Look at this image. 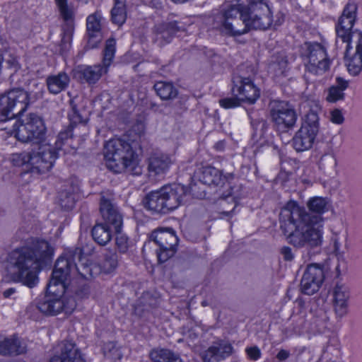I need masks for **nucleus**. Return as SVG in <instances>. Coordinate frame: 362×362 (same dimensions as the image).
Listing matches in <instances>:
<instances>
[{
	"label": "nucleus",
	"instance_id": "0e129e2a",
	"mask_svg": "<svg viewBox=\"0 0 362 362\" xmlns=\"http://www.w3.org/2000/svg\"><path fill=\"white\" fill-rule=\"evenodd\" d=\"M10 90L14 91V90H21L20 89H15V88H13V89H11Z\"/></svg>",
	"mask_w": 362,
	"mask_h": 362
},
{
	"label": "nucleus",
	"instance_id": "603ef678",
	"mask_svg": "<svg viewBox=\"0 0 362 362\" xmlns=\"http://www.w3.org/2000/svg\"><path fill=\"white\" fill-rule=\"evenodd\" d=\"M197 182H196L194 180H193L190 184V191L194 196H195L197 198L202 199L205 196L204 190L203 189L200 192L197 191Z\"/></svg>",
	"mask_w": 362,
	"mask_h": 362
},
{
	"label": "nucleus",
	"instance_id": "4be33fe9",
	"mask_svg": "<svg viewBox=\"0 0 362 362\" xmlns=\"http://www.w3.org/2000/svg\"><path fill=\"white\" fill-rule=\"evenodd\" d=\"M349 288L344 284H337L333 290V309L337 318L341 319L348 313Z\"/></svg>",
	"mask_w": 362,
	"mask_h": 362
},
{
	"label": "nucleus",
	"instance_id": "4d7b16f0",
	"mask_svg": "<svg viewBox=\"0 0 362 362\" xmlns=\"http://www.w3.org/2000/svg\"><path fill=\"white\" fill-rule=\"evenodd\" d=\"M17 293L16 289L15 288H9L3 291V296L5 298H12L15 299V295Z\"/></svg>",
	"mask_w": 362,
	"mask_h": 362
},
{
	"label": "nucleus",
	"instance_id": "9b49d317",
	"mask_svg": "<svg viewBox=\"0 0 362 362\" xmlns=\"http://www.w3.org/2000/svg\"><path fill=\"white\" fill-rule=\"evenodd\" d=\"M151 238L159 247L156 251L159 262H165L176 252L178 238L172 228L157 229L152 233Z\"/></svg>",
	"mask_w": 362,
	"mask_h": 362
},
{
	"label": "nucleus",
	"instance_id": "37998d69",
	"mask_svg": "<svg viewBox=\"0 0 362 362\" xmlns=\"http://www.w3.org/2000/svg\"><path fill=\"white\" fill-rule=\"evenodd\" d=\"M72 136L71 129L68 128L64 131H62L57 136V139L55 141V146H53L49 143V144L56 151V158H57V151L61 148L62 146L68 139Z\"/></svg>",
	"mask_w": 362,
	"mask_h": 362
},
{
	"label": "nucleus",
	"instance_id": "79ce46f5",
	"mask_svg": "<svg viewBox=\"0 0 362 362\" xmlns=\"http://www.w3.org/2000/svg\"><path fill=\"white\" fill-rule=\"evenodd\" d=\"M117 264L118 257L116 253L109 252L105 255L103 267L107 272L113 271L117 267Z\"/></svg>",
	"mask_w": 362,
	"mask_h": 362
},
{
	"label": "nucleus",
	"instance_id": "ea45409f",
	"mask_svg": "<svg viewBox=\"0 0 362 362\" xmlns=\"http://www.w3.org/2000/svg\"><path fill=\"white\" fill-rule=\"evenodd\" d=\"M59 13L64 21L69 22L74 19V10L67 4V0H55Z\"/></svg>",
	"mask_w": 362,
	"mask_h": 362
},
{
	"label": "nucleus",
	"instance_id": "2eb2a0df",
	"mask_svg": "<svg viewBox=\"0 0 362 362\" xmlns=\"http://www.w3.org/2000/svg\"><path fill=\"white\" fill-rule=\"evenodd\" d=\"M115 45L116 42L114 39L107 40L104 49L103 66H87L81 71V74L87 83H95L103 74L107 72L108 67L115 57Z\"/></svg>",
	"mask_w": 362,
	"mask_h": 362
},
{
	"label": "nucleus",
	"instance_id": "69168bd1",
	"mask_svg": "<svg viewBox=\"0 0 362 362\" xmlns=\"http://www.w3.org/2000/svg\"><path fill=\"white\" fill-rule=\"evenodd\" d=\"M202 305H203L204 306H205V305H206V303L205 301H203V302H202Z\"/></svg>",
	"mask_w": 362,
	"mask_h": 362
},
{
	"label": "nucleus",
	"instance_id": "bb28decb",
	"mask_svg": "<svg viewBox=\"0 0 362 362\" xmlns=\"http://www.w3.org/2000/svg\"><path fill=\"white\" fill-rule=\"evenodd\" d=\"M172 163L170 156L163 153H154L148 158V169L151 174L161 175L168 170Z\"/></svg>",
	"mask_w": 362,
	"mask_h": 362
},
{
	"label": "nucleus",
	"instance_id": "6e6d98bb",
	"mask_svg": "<svg viewBox=\"0 0 362 362\" xmlns=\"http://www.w3.org/2000/svg\"><path fill=\"white\" fill-rule=\"evenodd\" d=\"M281 253L283 255V258L286 261H291L293 259L292 250L289 247H283L281 250Z\"/></svg>",
	"mask_w": 362,
	"mask_h": 362
},
{
	"label": "nucleus",
	"instance_id": "6ab92c4d",
	"mask_svg": "<svg viewBox=\"0 0 362 362\" xmlns=\"http://www.w3.org/2000/svg\"><path fill=\"white\" fill-rule=\"evenodd\" d=\"M356 11L357 5L354 2H349L346 5L336 26L338 38L346 39V35L351 33L356 18Z\"/></svg>",
	"mask_w": 362,
	"mask_h": 362
},
{
	"label": "nucleus",
	"instance_id": "5fc2aeb1",
	"mask_svg": "<svg viewBox=\"0 0 362 362\" xmlns=\"http://www.w3.org/2000/svg\"><path fill=\"white\" fill-rule=\"evenodd\" d=\"M156 93L163 100L174 99L177 95V92H156Z\"/></svg>",
	"mask_w": 362,
	"mask_h": 362
},
{
	"label": "nucleus",
	"instance_id": "c03bdc74",
	"mask_svg": "<svg viewBox=\"0 0 362 362\" xmlns=\"http://www.w3.org/2000/svg\"><path fill=\"white\" fill-rule=\"evenodd\" d=\"M116 236V245L118 250L121 252H125L129 247L128 238L126 235L121 233V229L118 232H115Z\"/></svg>",
	"mask_w": 362,
	"mask_h": 362
},
{
	"label": "nucleus",
	"instance_id": "473e14b6",
	"mask_svg": "<svg viewBox=\"0 0 362 362\" xmlns=\"http://www.w3.org/2000/svg\"><path fill=\"white\" fill-rule=\"evenodd\" d=\"M113 228L103 223L95 224L91 230L94 240L100 245H105L112 238Z\"/></svg>",
	"mask_w": 362,
	"mask_h": 362
},
{
	"label": "nucleus",
	"instance_id": "f257e3e1",
	"mask_svg": "<svg viewBox=\"0 0 362 362\" xmlns=\"http://www.w3.org/2000/svg\"><path fill=\"white\" fill-rule=\"evenodd\" d=\"M308 211L295 202H289L279 214L280 228L288 243L297 249L310 250L322 243L324 218L322 214L329 209V201L315 197L307 203Z\"/></svg>",
	"mask_w": 362,
	"mask_h": 362
},
{
	"label": "nucleus",
	"instance_id": "e2e57ef3",
	"mask_svg": "<svg viewBox=\"0 0 362 362\" xmlns=\"http://www.w3.org/2000/svg\"><path fill=\"white\" fill-rule=\"evenodd\" d=\"M75 306H76V305H75L74 302H73L70 306V308L74 309L75 308Z\"/></svg>",
	"mask_w": 362,
	"mask_h": 362
},
{
	"label": "nucleus",
	"instance_id": "13d9d810",
	"mask_svg": "<svg viewBox=\"0 0 362 362\" xmlns=\"http://www.w3.org/2000/svg\"><path fill=\"white\" fill-rule=\"evenodd\" d=\"M290 356V352L285 349H281L276 355L279 362L286 360Z\"/></svg>",
	"mask_w": 362,
	"mask_h": 362
},
{
	"label": "nucleus",
	"instance_id": "338daca9",
	"mask_svg": "<svg viewBox=\"0 0 362 362\" xmlns=\"http://www.w3.org/2000/svg\"><path fill=\"white\" fill-rule=\"evenodd\" d=\"M84 1H85V2H87V1H88V0H84Z\"/></svg>",
	"mask_w": 362,
	"mask_h": 362
},
{
	"label": "nucleus",
	"instance_id": "680f3d73",
	"mask_svg": "<svg viewBox=\"0 0 362 362\" xmlns=\"http://www.w3.org/2000/svg\"><path fill=\"white\" fill-rule=\"evenodd\" d=\"M216 148L218 150H221L223 148V142L220 141L216 144Z\"/></svg>",
	"mask_w": 362,
	"mask_h": 362
},
{
	"label": "nucleus",
	"instance_id": "9d476101",
	"mask_svg": "<svg viewBox=\"0 0 362 362\" xmlns=\"http://www.w3.org/2000/svg\"><path fill=\"white\" fill-rule=\"evenodd\" d=\"M341 40L347 43L344 56L347 70L350 74L356 76L362 70V32L355 30Z\"/></svg>",
	"mask_w": 362,
	"mask_h": 362
},
{
	"label": "nucleus",
	"instance_id": "dca6fc26",
	"mask_svg": "<svg viewBox=\"0 0 362 362\" xmlns=\"http://www.w3.org/2000/svg\"><path fill=\"white\" fill-rule=\"evenodd\" d=\"M233 178L234 175L233 173H230L223 175L221 171L211 166H207L204 168L201 173L198 175L197 181L200 184L209 186L227 187V194L223 193L221 195V198L225 199L231 195L230 181Z\"/></svg>",
	"mask_w": 362,
	"mask_h": 362
},
{
	"label": "nucleus",
	"instance_id": "b1692460",
	"mask_svg": "<svg viewBox=\"0 0 362 362\" xmlns=\"http://www.w3.org/2000/svg\"><path fill=\"white\" fill-rule=\"evenodd\" d=\"M60 355L53 356L49 362H85L80 350L71 341H63L59 344Z\"/></svg>",
	"mask_w": 362,
	"mask_h": 362
},
{
	"label": "nucleus",
	"instance_id": "49530a36",
	"mask_svg": "<svg viewBox=\"0 0 362 362\" xmlns=\"http://www.w3.org/2000/svg\"><path fill=\"white\" fill-rule=\"evenodd\" d=\"M245 352L249 359L252 361L258 360L262 355L260 349L257 346L247 347Z\"/></svg>",
	"mask_w": 362,
	"mask_h": 362
},
{
	"label": "nucleus",
	"instance_id": "bf43d9fd",
	"mask_svg": "<svg viewBox=\"0 0 362 362\" xmlns=\"http://www.w3.org/2000/svg\"><path fill=\"white\" fill-rule=\"evenodd\" d=\"M7 62L10 64L11 66L16 69L18 67V62L16 58L13 57L11 59L8 60Z\"/></svg>",
	"mask_w": 362,
	"mask_h": 362
},
{
	"label": "nucleus",
	"instance_id": "c756f323",
	"mask_svg": "<svg viewBox=\"0 0 362 362\" xmlns=\"http://www.w3.org/2000/svg\"><path fill=\"white\" fill-rule=\"evenodd\" d=\"M319 168L325 173L333 174L337 168V159L333 152L332 146L330 144H326V148L318 162Z\"/></svg>",
	"mask_w": 362,
	"mask_h": 362
},
{
	"label": "nucleus",
	"instance_id": "c85d7f7f",
	"mask_svg": "<svg viewBox=\"0 0 362 362\" xmlns=\"http://www.w3.org/2000/svg\"><path fill=\"white\" fill-rule=\"evenodd\" d=\"M78 189L77 185L71 183L65 186L59 193V203L62 209L70 210L74 208Z\"/></svg>",
	"mask_w": 362,
	"mask_h": 362
},
{
	"label": "nucleus",
	"instance_id": "1a4fd4ad",
	"mask_svg": "<svg viewBox=\"0 0 362 362\" xmlns=\"http://www.w3.org/2000/svg\"><path fill=\"white\" fill-rule=\"evenodd\" d=\"M29 103L28 92H4L0 94V122H12Z\"/></svg>",
	"mask_w": 362,
	"mask_h": 362
},
{
	"label": "nucleus",
	"instance_id": "0eeeda50",
	"mask_svg": "<svg viewBox=\"0 0 362 362\" xmlns=\"http://www.w3.org/2000/svg\"><path fill=\"white\" fill-rule=\"evenodd\" d=\"M303 56L306 57L305 81L308 84L306 88H317L313 76L322 75L329 68L330 61L327 57L326 50L319 43L306 42L304 45Z\"/></svg>",
	"mask_w": 362,
	"mask_h": 362
},
{
	"label": "nucleus",
	"instance_id": "412c9836",
	"mask_svg": "<svg viewBox=\"0 0 362 362\" xmlns=\"http://www.w3.org/2000/svg\"><path fill=\"white\" fill-rule=\"evenodd\" d=\"M160 189L169 212L176 209L183 204L187 196L186 187L180 184L165 185Z\"/></svg>",
	"mask_w": 362,
	"mask_h": 362
},
{
	"label": "nucleus",
	"instance_id": "6e6552de",
	"mask_svg": "<svg viewBox=\"0 0 362 362\" xmlns=\"http://www.w3.org/2000/svg\"><path fill=\"white\" fill-rule=\"evenodd\" d=\"M134 147L122 139H110L105 146L107 167L116 173L122 172L124 162L134 156Z\"/></svg>",
	"mask_w": 362,
	"mask_h": 362
},
{
	"label": "nucleus",
	"instance_id": "f03ea898",
	"mask_svg": "<svg viewBox=\"0 0 362 362\" xmlns=\"http://www.w3.org/2000/svg\"><path fill=\"white\" fill-rule=\"evenodd\" d=\"M54 247L41 238H28L24 245L8 255V262L15 281L33 288L39 282V273L52 262Z\"/></svg>",
	"mask_w": 362,
	"mask_h": 362
},
{
	"label": "nucleus",
	"instance_id": "de8ad7c7",
	"mask_svg": "<svg viewBox=\"0 0 362 362\" xmlns=\"http://www.w3.org/2000/svg\"><path fill=\"white\" fill-rule=\"evenodd\" d=\"M330 121L337 124H341L344 121L341 110L339 109L332 110L330 112Z\"/></svg>",
	"mask_w": 362,
	"mask_h": 362
},
{
	"label": "nucleus",
	"instance_id": "052dcab7",
	"mask_svg": "<svg viewBox=\"0 0 362 362\" xmlns=\"http://www.w3.org/2000/svg\"><path fill=\"white\" fill-rule=\"evenodd\" d=\"M170 362H182L179 355L176 354Z\"/></svg>",
	"mask_w": 362,
	"mask_h": 362
},
{
	"label": "nucleus",
	"instance_id": "a211bd4d",
	"mask_svg": "<svg viewBox=\"0 0 362 362\" xmlns=\"http://www.w3.org/2000/svg\"><path fill=\"white\" fill-rule=\"evenodd\" d=\"M26 342L18 334L0 335V355L4 356H18L27 353Z\"/></svg>",
	"mask_w": 362,
	"mask_h": 362
},
{
	"label": "nucleus",
	"instance_id": "4468645a",
	"mask_svg": "<svg viewBox=\"0 0 362 362\" xmlns=\"http://www.w3.org/2000/svg\"><path fill=\"white\" fill-rule=\"evenodd\" d=\"M325 277L324 264L313 263L307 266L300 281V291L311 296L317 292Z\"/></svg>",
	"mask_w": 362,
	"mask_h": 362
},
{
	"label": "nucleus",
	"instance_id": "2f4dec72",
	"mask_svg": "<svg viewBox=\"0 0 362 362\" xmlns=\"http://www.w3.org/2000/svg\"><path fill=\"white\" fill-rule=\"evenodd\" d=\"M65 305L62 300L57 298H50L45 297L37 303V309L42 313L49 315L58 314Z\"/></svg>",
	"mask_w": 362,
	"mask_h": 362
},
{
	"label": "nucleus",
	"instance_id": "5701e85b",
	"mask_svg": "<svg viewBox=\"0 0 362 362\" xmlns=\"http://www.w3.org/2000/svg\"><path fill=\"white\" fill-rule=\"evenodd\" d=\"M182 30L184 29L178 25L177 21L156 24L153 28V33L155 35L154 41L162 46L169 42L177 32Z\"/></svg>",
	"mask_w": 362,
	"mask_h": 362
},
{
	"label": "nucleus",
	"instance_id": "ddd939ff",
	"mask_svg": "<svg viewBox=\"0 0 362 362\" xmlns=\"http://www.w3.org/2000/svg\"><path fill=\"white\" fill-rule=\"evenodd\" d=\"M272 120L278 131L286 132L292 129L297 120L294 107L287 102H279L270 112Z\"/></svg>",
	"mask_w": 362,
	"mask_h": 362
},
{
	"label": "nucleus",
	"instance_id": "393cba45",
	"mask_svg": "<svg viewBox=\"0 0 362 362\" xmlns=\"http://www.w3.org/2000/svg\"><path fill=\"white\" fill-rule=\"evenodd\" d=\"M100 20L101 16L97 12L87 18L88 45L90 48L96 47L102 40Z\"/></svg>",
	"mask_w": 362,
	"mask_h": 362
},
{
	"label": "nucleus",
	"instance_id": "39448f33",
	"mask_svg": "<svg viewBox=\"0 0 362 362\" xmlns=\"http://www.w3.org/2000/svg\"><path fill=\"white\" fill-rule=\"evenodd\" d=\"M11 128L4 127L7 133L22 143L37 144L39 146L45 142L46 127L42 119L35 113H30L20 120L12 122Z\"/></svg>",
	"mask_w": 362,
	"mask_h": 362
},
{
	"label": "nucleus",
	"instance_id": "72a5a7b5",
	"mask_svg": "<svg viewBox=\"0 0 362 362\" xmlns=\"http://www.w3.org/2000/svg\"><path fill=\"white\" fill-rule=\"evenodd\" d=\"M110 13L112 22L118 26L122 25L127 19L126 0H114Z\"/></svg>",
	"mask_w": 362,
	"mask_h": 362
},
{
	"label": "nucleus",
	"instance_id": "20e7f679",
	"mask_svg": "<svg viewBox=\"0 0 362 362\" xmlns=\"http://www.w3.org/2000/svg\"><path fill=\"white\" fill-rule=\"evenodd\" d=\"M82 258V250L76 247L66 251L59 257L54 265L51 279L47 286V291L54 296L63 294L67 287L66 281L71 274H78L83 278L90 275V268L81 264L78 265Z\"/></svg>",
	"mask_w": 362,
	"mask_h": 362
},
{
	"label": "nucleus",
	"instance_id": "aec40b11",
	"mask_svg": "<svg viewBox=\"0 0 362 362\" xmlns=\"http://www.w3.org/2000/svg\"><path fill=\"white\" fill-rule=\"evenodd\" d=\"M232 345L223 340L215 341L206 350L200 354L203 362H219L230 356Z\"/></svg>",
	"mask_w": 362,
	"mask_h": 362
},
{
	"label": "nucleus",
	"instance_id": "c9c22d12",
	"mask_svg": "<svg viewBox=\"0 0 362 362\" xmlns=\"http://www.w3.org/2000/svg\"><path fill=\"white\" fill-rule=\"evenodd\" d=\"M333 245V251L339 261H344V255L346 252V235L334 233L331 238Z\"/></svg>",
	"mask_w": 362,
	"mask_h": 362
},
{
	"label": "nucleus",
	"instance_id": "cd10ccee",
	"mask_svg": "<svg viewBox=\"0 0 362 362\" xmlns=\"http://www.w3.org/2000/svg\"><path fill=\"white\" fill-rule=\"evenodd\" d=\"M317 135L300 128L292 139V145L298 152H302L310 149L315 142Z\"/></svg>",
	"mask_w": 362,
	"mask_h": 362
},
{
	"label": "nucleus",
	"instance_id": "09e8293b",
	"mask_svg": "<svg viewBox=\"0 0 362 362\" xmlns=\"http://www.w3.org/2000/svg\"><path fill=\"white\" fill-rule=\"evenodd\" d=\"M177 90L171 82L158 81L153 85V90Z\"/></svg>",
	"mask_w": 362,
	"mask_h": 362
},
{
	"label": "nucleus",
	"instance_id": "8fccbe9b",
	"mask_svg": "<svg viewBox=\"0 0 362 362\" xmlns=\"http://www.w3.org/2000/svg\"><path fill=\"white\" fill-rule=\"evenodd\" d=\"M348 81L341 77L337 78V83L329 88L328 90H344L349 88Z\"/></svg>",
	"mask_w": 362,
	"mask_h": 362
},
{
	"label": "nucleus",
	"instance_id": "f3484780",
	"mask_svg": "<svg viewBox=\"0 0 362 362\" xmlns=\"http://www.w3.org/2000/svg\"><path fill=\"white\" fill-rule=\"evenodd\" d=\"M302 105L304 107H308V112L303 117L301 126L300 128L309 130V132L317 135L320 129L319 113L322 110V107L318 100L307 99Z\"/></svg>",
	"mask_w": 362,
	"mask_h": 362
},
{
	"label": "nucleus",
	"instance_id": "864d4df0",
	"mask_svg": "<svg viewBox=\"0 0 362 362\" xmlns=\"http://www.w3.org/2000/svg\"><path fill=\"white\" fill-rule=\"evenodd\" d=\"M288 61L285 57H280L276 64H274V66H279V70L281 74H284L286 67H287Z\"/></svg>",
	"mask_w": 362,
	"mask_h": 362
},
{
	"label": "nucleus",
	"instance_id": "3c124183",
	"mask_svg": "<svg viewBox=\"0 0 362 362\" xmlns=\"http://www.w3.org/2000/svg\"><path fill=\"white\" fill-rule=\"evenodd\" d=\"M344 98L343 92H329L326 99L329 103H336Z\"/></svg>",
	"mask_w": 362,
	"mask_h": 362
},
{
	"label": "nucleus",
	"instance_id": "4c0bfd02",
	"mask_svg": "<svg viewBox=\"0 0 362 362\" xmlns=\"http://www.w3.org/2000/svg\"><path fill=\"white\" fill-rule=\"evenodd\" d=\"M69 95L71 98L69 103L72 109L71 113L69 115L71 127H72L73 125H76L77 124H86L87 119L84 118L76 108L78 105L76 101L78 95H73L70 92H69Z\"/></svg>",
	"mask_w": 362,
	"mask_h": 362
},
{
	"label": "nucleus",
	"instance_id": "a18cd8bd",
	"mask_svg": "<svg viewBox=\"0 0 362 362\" xmlns=\"http://www.w3.org/2000/svg\"><path fill=\"white\" fill-rule=\"evenodd\" d=\"M252 127L254 129V135L261 137L267 127V124L264 119H252Z\"/></svg>",
	"mask_w": 362,
	"mask_h": 362
},
{
	"label": "nucleus",
	"instance_id": "58836bf2",
	"mask_svg": "<svg viewBox=\"0 0 362 362\" xmlns=\"http://www.w3.org/2000/svg\"><path fill=\"white\" fill-rule=\"evenodd\" d=\"M232 82L231 90H248L255 88V86L250 78L234 76Z\"/></svg>",
	"mask_w": 362,
	"mask_h": 362
},
{
	"label": "nucleus",
	"instance_id": "7c9ffc66",
	"mask_svg": "<svg viewBox=\"0 0 362 362\" xmlns=\"http://www.w3.org/2000/svg\"><path fill=\"white\" fill-rule=\"evenodd\" d=\"M259 97V94L255 92L252 96L245 95L244 92H239L238 95L231 98H226L219 100V104L221 107L228 109L238 107L242 103H247L248 104H253Z\"/></svg>",
	"mask_w": 362,
	"mask_h": 362
},
{
	"label": "nucleus",
	"instance_id": "e433bc0d",
	"mask_svg": "<svg viewBox=\"0 0 362 362\" xmlns=\"http://www.w3.org/2000/svg\"><path fill=\"white\" fill-rule=\"evenodd\" d=\"M175 355L170 349L156 348L151 351L149 357L153 362H170Z\"/></svg>",
	"mask_w": 362,
	"mask_h": 362
},
{
	"label": "nucleus",
	"instance_id": "423d86ee",
	"mask_svg": "<svg viewBox=\"0 0 362 362\" xmlns=\"http://www.w3.org/2000/svg\"><path fill=\"white\" fill-rule=\"evenodd\" d=\"M56 160V151L49 144H41L37 152H22L11 155V161L14 165L30 166L32 172L42 174L49 171Z\"/></svg>",
	"mask_w": 362,
	"mask_h": 362
},
{
	"label": "nucleus",
	"instance_id": "7ed1b4c3",
	"mask_svg": "<svg viewBox=\"0 0 362 362\" xmlns=\"http://www.w3.org/2000/svg\"><path fill=\"white\" fill-rule=\"evenodd\" d=\"M217 18L221 31L231 36L245 34L250 29L267 30L273 22L267 0H252L247 6L238 3L227 5Z\"/></svg>",
	"mask_w": 362,
	"mask_h": 362
},
{
	"label": "nucleus",
	"instance_id": "f704fd0d",
	"mask_svg": "<svg viewBox=\"0 0 362 362\" xmlns=\"http://www.w3.org/2000/svg\"><path fill=\"white\" fill-rule=\"evenodd\" d=\"M48 89L58 88L61 90L66 89L70 82L69 76L65 72H60L57 75H52L47 78Z\"/></svg>",
	"mask_w": 362,
	"mask_h": 362
},
{
	"label": "nucleus",
	"instance_id": "a19ab883",
	"mask_svg": "<svg viewBox=\"0 0 362 362\" xmlns=\"http://www.w3.org/2000/svg\"><path fill=\"white\" fill-rule=\"evenodd\" d=\"M122 164L124 165L122 172L124 171L133 175H139L142 173V167L135 160L134 156L125 160Z\"/></svg>",
	"mask_w": 362,
	"mask_h": 362
},
{
	"label": "nucleus",
	"instance_id": "f8f14e48",
	"mask_svg": "<svg viewBox=\"0 0 362 362\" xmlns=\"http://www.w3.org/2000/svg\"><path fill=\"white\" fill-rule=\"evenodd\" d=\"M100 213L104 224L111 226L118 232L122 226V216L114 202V194L111 192H103L100 200Z\"/></svg>",
	"mask_w": 362,
	"mask_h": 362
},
{
	"label": "nucleus",
	"instance_id": "a878e982",
	"mask_svg": "<svg viewBox=\"0 0 362 362\" xmlns=\"http://www.w3.org/2000/svg\"><path fill=\"white\" fill-rule=\"evenodd\" d=\"M143 204L146 209L155 213L167 214L169 212L160 189L147 194L143 199Z\"/></svg>",
	"mask_w": 362,
	"mask_h": 362
}]
</instances>
